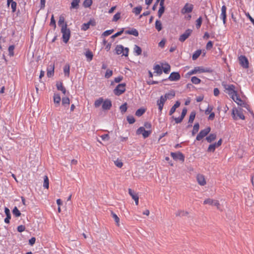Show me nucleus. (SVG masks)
Wrapping results in <instances>:
<instances>
[{
  "mask_svg": "<svg viewBox=\"0 0 254 254\" xmlns=\"http://www.w3.org/2000/svg\"><path fill=\"white\" fill-rule=\"evenodd\" d=\"M212 70L208 67H203L202 66H196L193 69L190 70L188 74L189 75H192L196 74L197 73H203V72H208L211 73L212 72Z\"/></svg>",
  "mask_w": 254,
  "mask_h": 254,
  "instance_id": "f03ea898",
  "label": "nucleus"
},
{
  "mask_svg": "<svg viewBox=\"0 0 254 254\" xmlns=\"http://www.w3.org/2000/svg\"><path fill=\"white\" fill-rule=\"evenodd\" d=\"M145 112V109L143 108H140L138 109L135 112V115L137 117L142 116Z\"/></svg>",
  "mask_w": 254,
  "mask_h": 254,
  "instance_id": "58836bf2",
  "label": "nucleus"
},
{
  "mask_svg": "<svg viewBox=\"0 0 254 254\" xmlns=\"http://www.w3.org/2000/svg\"><path fill=\"white\" fill-rule=\"evenodd\" d=\"M215 150V149L214 148V145H212V144L209 145V146L207 149V151L208 152H214Z\"/></svg>",
  "mask_w": 254,
  "mask_h": 254,
  "instance_id": "338daca9",
  "label": "nucleus"
},
{
  "mask_svg": "<svg viewBox=\"0 0 254 254\" xmlns=\"http://www.w3.org/2000/svg\"><path fill=\"white\" fill-rule=\"evenodd\" d=\"M15 48V46L14 45H10L8 47V55L9 56H13L14 55V50Z\"/></svg>",
  "mask_w": 254,
  "mask_h": 254,
  "instance_id": "79ce46f5",
  "label": "nucleus"
},
{
  "mask_svg": "<svg viewBox=\"0 0 254 254\" xmlns=\"http://www.w3.org/2000/svg\"><path fill=\"white\" fill-rule=\"evenodd\" d=\"M120 109L122 113H125L127 110V103H125L122 105L120 107Z\"/></svg>",
  "mask_w": 254,
  "mask_h": 254,
  "instance_id": "ea45409f",
  "label": "nucleus"
},
{
  "mask_svg": "<svg viewBox=\"0 0 254 254\" xmlns=\"http://www.w3.org/2000/svg\"><path fill=\"white\" fill-rule=\"evenodd\" d=\"M165 11V7H160L158 11V16L160 18Z\"/></svg>",
  "mask_w": 254,
  "mask_h": 254,
  "instance_id": "3c124183",
  "label": "nucleus"
},
{
  "mask_svg": "<svg viewBox=\"0 0 254 254\" xmlns=\"http://www.w3.org/2000/svg\"><path fill=\"white\" fill-rule=\"evenodd\" d=\"M231 98L234 100V101H235L238 105L242 106V104H244L243 101L238 95L237 92L236 94H235L233 96H232Z\"/></svg>",
  "mask_w": 254,
  "mask_h": 254,
  "instance_id": "6ab92c4d",
  "label": "nucleus"
},
{
  "mask_svg": "<svg viewBox=\"0 0 254 254\" xmlns=\"http://www.w3.org/2000/svg\"><path fill=\"white\" fill-rule=\"evenodd\" d=\"M181 78L179 72H172L168 77V79L170 81H177L179 80Z\"/></svg>",
  "mask_w": 254,
  "mask_h": 254,
  "instance_id": "4468645a",
  "label": "nucleus"
},
{
  "mask_svg": "<svg viewBox=\"0 0 254 254\" xmlns=\"http://www.w3.org/2000/svg\"><path fill=\"white\" fill-rule=\"evenodd\" d=\"M50 25L52 26H54V28H56V21L54 19L53 15H52L51 18Z\"/></svg>",
  "mask_w": 254,
  "mask_h": 254,
  "instance_id": "e2e57ef3",
  "label": "nucleus"
},
{
  "mask_svg": "<svg viewBox=\"0 0 254 254\" xmlns=\"http://www.w3.org/2000/svg\"><path fill=\"white\" fill-rule=\"evenodd\" d=\"M80 0H72L71 3V8H77Z\"/></svg>",
  "mask_w": 254,
  "mask_h": 254,
  "instance_id": "7c9ffc66",
  "label": "nucleus"
},
{
  "mask_svg": "<svg viewBox=\"0 0 254 254\" xmlns=\"http://www.w3.org/2000/svg\"><path fill=\"white\" fill-rule=\"evenodd\" d=\"M216 138V134L215 133H210L208 136L206 137V140L208 142H211L214 140Z\"/></svg>",
  "mask_w": 254,
  "mask_h": 254,
  "instance_id": "a878e982",
  "label": "nucleus"
},
{
  "mask_svg": "<svg viewBox=\"0 0 254 254\" xmlns=\"http://www.w3.org/2000/svg\"><path fill=\"white\" fill-rule=\"evenodd\" d=\"M197 181L200 186H204L206 184V181L203 175L198 174L196 177Z\"/></svg>",
  "mask_w": 254,
  "mask_h": 254,
  "instance_id": "dca6fc26",
  "label": "nucleus"
},
{
  "mask_svg": "<svg viewBox=\"0 0 254 254\" xmlns=\"http://www.w3.org/2000/svg\"><path fill=\"white\" fill-rule=\"evenodd\" d=\"M128 193L135 201V204L137 205L138 204L139 199L138 195L130 189H128Z\"/></svg>",
  "mask_w": 254,
  "mask_h": 254,
  "instance_id": "2eb2a0df",
  "label": "nucleus"
},
{
  "mask_svg": "<svg viewBox=\"0 0 254 254\" xmlns=\"http://www.w3.org/2000/svg\"><path fill=\"white\" fill-rule=\"evenodd\" d=\"M191 81L194 84H198L200 83L201 80L196 76H192L191 78Z\"/></svg>",
  "mask_w": 254,
  "mask_h": 254,
  "instance_id": "e433bc0d",
  "label": "nucleus"
},
{
  "mask_svg": "<svg viewBox=\"0 0 254 254\" xmlns=\"http://www.w3.org/2000/svg\"><path fill=\"white\" fill-rule=\"evenodd\" d=\"M43 187L46 189L49 188V179L47 176L44 177Z\"/></svg>",
  "mask_w": 254,
  "mask_h": 254,
  "instance_id": "c9c22d12",
  "label": "nucleus"
},
{
  "mask_svg": "<svg viewBox=\"0 0 254 254\" xmlns=\"http://www.w3.org/2000/svg\"><path fill=\"white\" fill-rule=\"evenodd\" d=\"M64 76L68 77L70 73V65L69 64H66L63 68Z\"/></svg>",
  "mask_w": 254,
  "mask_h": 254,
  "instance_id": "4be33fe9",
  "label": "nucleus"
},
{
  "mask_svg": "<svg viewBox=\"0 0 254 254\" xmlns=\"http://www.w3.org/2000/svg\"><path fill=\"white\" fill-rule=\"evenodd\" d=\"M151 130H145V131H144V132L142 133V136L144 138H146L147 137H148L149 135L151 133Z\"/></svg>",
  "mask_w": 254,
  "mask_h": 254,
  "instance_id": "864d4df0",
  "label": "nucleus"
},
{
  "mask_svg": "<svg viewBox=\"0 0 254 254\" xmlns=\"http://www.w3.org/2000/svg\"><path fill=\"white\" fill-rule=\"evenodd\" d=\"M62 105L64 106L65 107L69 106L70 104V100L69 98L65 97H63L62 100Z\"/></svg>",
  "mask_w": 254,
  "mask_h": 254,
  "instance_id": "cd10ccee",
  "label": "nucleus"
},
{
  "mask_svg": "<svg viewBox=\"0 0 254 254\" xmlns=\"http://www.w3.org/2000/svg\"><path fill=\"white\" fill-rule=\"evenodd\" d=\"M65 24L66 23H64V17L63 15H61L59 17V20L58 21V25L62 27V26Z\"/></svg>",
  "mask_w": 254,
  "mask_h": 254,
  "instance_id": "37998d69",
  "label": "nucleus"
},
{
  "mask_svg": "<svg viewBox=\"0 0 254 254\" xmlns=\"http://www.w3.org/2000/svg\"><path fill=\"white\" fill-rule=\"evenodd\" d=\"M142 7L140 5L136 6L132 9V12L134 13L136 15H137L139 14H140V12L142 10Z\"/></svg>",
  "mask_w": 254,
  "mask_h": 254,
  "instance_id": "c85d7f7f",
  "label": "nucleus"
},
{
  "mask_svg": "<svg viewBox=\"0 0 254 254\" xmlns=\"http://www.w3.org/2000/svg\"><path fill=\"white\" fill-rule=\"evenodd\" d=\"M180 105V102L179 101H176L175 104L171 108L169 111V115H172L176 111V109L178 108Z\"/></svg>",
  "mask_w": 254,
  "mask_h": 254,
  "instance_id": "b1692460",
  "label": "nucleus"
},
{
  "mask_svg": "<svg viewBox=\"0 0 254 254\" xmlns=\"http://www.w3.org/2000/svg\"><path fill=\"white\" fill-rule=\"evenodd\" d=\"M112 74H113L112 70H111L110 69H107L105 73V77L106 78H109L112 75Z\"/></svg>",
  "mask_w": 254,
  "mask_h": 254,
  "instance_id": "603ef678",
  "label": "nucleus"
},
{
  "mask_svg": "<svg viewBox=\"0 0 254 254\" xmlns=\"http://www.w3.org/2000/svg\"><path fill=\"white\" fill-rule=\"evenodd\" d=\"M210 130L211 128L210 127H207L204 129L201 130L196 136V139L198 141H200L209 133Z\"/></svg>",
  "mask_w": 254,
  "mask_h": 254,
  "instance_id": "39448f33",
  "label": "nucleus"
},
{
  "mask_svg": "<svg viewBox=\"0 0 254 254\" xmlns=\"http://www.w3.org/2000/svg\"><path fill=\"white\" fill-rule=\"evenodd\" d=\"M199 128V124L198 123H195L193 126V129L192 130V135H194L198 132Z\"/></svg>",
  "mask_w": 254,
  "mask_h": 254,
  "instance_id": "2f4dec72",
  "label": "nucleus"
},
{
  "mask_svg": "<svg viewBox=\"0 0 254 254\" xmlns=\"http://www.w3.org/2000/svg\"><path fill=\"white\" fill-rule=\"evenodd\" d=\"M202 18L201 17H199L196 20V27L197 29H199L202 24Z\"/></svg>",
  "mask_w": 254,
  "mask_h": 254,
  "instance_id": "09e8293b",
  "label": "nucleus"
},
{
  "mask_svg": "<svg viewBox=\"0 0 254 254\" xmlns=\"http://www.w3.org/2000/svg\"><path fill=\"white\" fill-rule=\"evenodd\" d=\"M54 64H50L47 67V76L51 77L54 73Z\"/></svg>",
  "mask_w": 254,
  "mask_h": 254,
  "instance_id": "a211bd4d",
  "label": "nucleus"
},
{
  "mask_svg": "<svg viewBox=\"0 0 254 254\" xmlns=\"http://www.w3.org/2000/svg\"><path fill=\"white\" fill-rule=\"evenodd\" d=\"M125 33L127 34L132 35L136 37L138 36V32L135 28H131L130 30H126L125 31Z\"/></svg>",
  "mask_w": 254,
  "mask_h": 254,
  "instance_id": "412c9836",
  "label": "nucleus"
},
{
  "mask_svg": "<svg viewBox=\"0 0 254 254\" xmlns=\"http://www.w3.org/2000/svg\"><path fill=\"white\" fill-rule=\"evenodd\" d=\"M155 28L158 31H160L162 30V23L160 20H157L155 22Z\"/></svg>",
  "mask_w": 254,
  "mask_h": 254,
  "instance_id": "473e14b6",
  "label": "nucleus"
},
{
  "mask_svg": "<svg viewBox=\"0 0 254 254\" xmlns=\"http://www.w3.org/2000/svg\"><path fill=\"white\" fill-rule=\"evenodd\" d=\"M224 88L226 91V93H228L231 97L233 96L237 92L235 90V86L233 84L230 85H225Z\"/></svg>",
  "mask_w": 254,
  "mask_h": 254,
  "instance_id": "423d86ee",
  "label": "nucleus"
},
{
  "mask_svg": "<svg viewBox=\"0 0 254 254\" xmlns=\"http://www.w3.org/2000/svg\"><path fill=\"white\" fill-rule=\"evenodd\" d=\"M127 119L128 123L130 124H133L135 121L134 117L131 116H127Z\"/></svg>",
  "mask_w": 254,
  "mask_h": 254,
  "instance_id": "8fccbe9b",
  "label": "nucleus"
},
{
  "mask_svg": "<svg viewBox=\"0 0 254 254\" xmlns=\"http://www.w3.org/2000/svg\"><path fill=\"white\" fill-rule=\"evenodd\" d=\"M163 71L165 73H168L170 70V65L168 64H165V66L163 67Z\"/></svg>",
  "mask_w": 254,
  "mask_h": 254,
  "instance_id": "de8ad7c7",
  "label": "nucleus"
},
{
  "mask_svg": "<svg viewBox=\"0 0 254 254\" xmlns=\"http://www.w3.org/2000/svg\"><path fill=\"white\" fill-rule=\"evenodd\" d=\"M188 214V212H185L183 210H178L177 212H176V215L179 216H183L187 215Z\"/></svg>",
  "mask_w": 254,
  "mask_h": 254,
  "instance_id": "49530a36",
  "label": "nucleus"
},
{
  "mask_svg": "<svg viewBox=\"0 0 254 254\" xmlns=\"http://www.w3.org/2000/svg\"><path fill=\"white\" fill-rule=\"evenodd\" d=\"M126 84L125 83L118 84L114 90V93L119 96L124 93L126 91Z\"/></svg>",
  "mask_w": 254,
  "mask_h": 254,
  "instance_id": "20e7f679",
  "label": "nucleus"
},
{
  "mask_svg": "<svg viewBox=\"0 0 254 254\" xmlns=\"http://www.w3.org/2000/svg\"><path fill=\"white\" fill-rule=\"evenodd\" d=\"M57 88L58 90L61 91L63 94H66V90L65 87L63 85V83L62 82L58 83L57 84Z\"/></svg>",
  "mask_w": 254,
  "mask_h": 254,
  "instance_id": "393cba45",
  "label": "nucleus"
},
{
  "mask_svg": "<svg viewBox=\"0 0 254 254\" xmlns=\"http://www.w3.org/2000/svg\"><path fill=\"white\" fill-rule=\"evenodd\" d=\"M12 213L15 217H19L21 215L20 211L18 209L17 207H14L12 210Z\"/></svg>",
  "mask_w": 254,
  "mask_h": 254,
  "instance_id": "4c0bfd02",
  "label": "nucleus"
},
{
  "mask_svg": "<svg viewBox=\"0 0 254 254\" xmlns=\"http://www.w3.org/2000/svg\"><path fill=\"white\" fill-rule=\"evenodd\" d=\"M116 53L117 55H120L123 54V56H125L126 57L128 56L129 49L128 48H125L123 47V46L121 45H118L116 46Z\"/></svg>",
  "mask_w": 254,
  "mask_h": 254,
  "instance_id": "7ed1b4c3",
  "label": "nucleus"
},
{
  "mask_svg": "<svg viewBox=\"0 0 254 254\" xmlns=\"http://www.w3.org/2000/svg\"><path fill=\"white\" fill-rule=\"evenodd\" d=\"M17 3L14 1L11 3V7L12 8V11L14 12L16 11Z\"/></svg>",
  "mask_w": 254,
  "mask_h": 254,
  "instance_id": "69168bd1",
  "label": "nucleus"
},
{
  "mask_svg": "<svg viewBox=\"0 0 254 254\" xmlns=\"http://www.w3.org/2000/svg\"><path fill=\"white\" fill-rule=\"evenodd\" d=\"M192 31V30L190 29L186 30L185 32L180 36L179 39V41L182 42H184L190 35Z\"/></svg>",
  "mask_w": 254,
  "mask_h": 254,
  "instance_id": "9d476101",
  "label": "nucleus"
},
{
  "mask_svg": "<svg viewBox=\"0 0 254 254\" xmlns=\"http://www.w3.org/2000/svg\"><path fill=\"white\" fill-rule=\"evenodd\" d=\"M193 8V5L189 3H186L184 7L181 10V13L183 14L189 13L192 12Z\"/></svg>",
  "mask_w": 254,
  "mask_h": 254,
  "instance_id": "6e6552de",
  "label": "nucleus"
},
{
  "mask_svg": "<svg viewBox=\"0 0 254 254\" xmlns=\"http://www.w3.org/2000/svg\"><path fill=\"white\" fill-rule=\"evenodd\" d=\"M236 115L237 116L241 119L242 120H245V116L244 115V114H243L242 112H240L238 110L236 111Z\"/></svg>",
  "mask_w": 254,
  "mask_h": 254,
  "instance_id": "6e6d98bb",
  "label": "nucleus"
},
{
  "mask_svg": "<svg viewBox=\"0 0 254 254\" xmlns=\"http://www.w3.org/2000/svg\"><path fill=\"white\" fill-rule=\"evenodd\" d=\"M240 64L245 68H247L249 67V62L247 58L244 56H241L239 58Z\"/></svg>",
  "mask_w": 254,
  "mask_h": 254,
  "instance_id": "1a4fd4ad",
  "label": "nucleus"
},
{
  "mask_svg": "<svg viewBox=\"0 0 254 254\" xmlns=\"http://www.w3.org/2000/svg\"><path fill=\"white\" fill-rule=\"evenodd\" d=\"M111 215L115 221L116 222L117 225L119 226L120 218L119 217L113 212H111Z\"/></svg>",
  "mask_w": 254,
  "mask_h": 254,
  "instance_id": "72a5a7b5",
  "label": "nucleus"
},
{
  "mask_svg": "<svg viewBox=\"0 0 254 254\" xmlns=\"http://www.w3.org/2000/svg\"><path fill=\"white\" fill-rule=\"evenodd\" d=\"M133 52L135 53V55L139 56L141 54L142 50L140 47L135 45L133 48Z\"/></svg>",
  "mask_w": 254,
  "mask_h": 254,
  "instance_id": "bb28decb",
  "label": "nucleus"
},
{
  "mask_svg": "<svg viewBox=\"0 0 254 254\" xmlns=\"http://www.w3.org/2000/svg\"><path fill=\"white\" fill-rule=\"evenodd\" d=\"M121 17V13L120 12H117V13H116L114 16H113V21H117V20H118Z\"/></svg>",
  "mask_w": 254,
  "mask_h": 254,
  "instance_id": "4d7b16f0",
  "label": "nucleus"
},
{
  "mask_svg": "<svg viewBox=\"0 0 254 254\" xmlns=\"http://www.w3.org/2000/svg\"><path fill=\"white\" fill-rule=\"evenodd\" d=\"M145 128L144 127H139L136 130V133L137 134H142L144 132V131H145Z\"/></svg>",
  "mask_w": 254,
  "mask_h": 254,
  "instance_id": "052dcab7",
  "label": "nucleus"
},
{
  "mask_svg": "<svg viewBox=\"0 0 254 254\" xmlns=\"http://www.w3.org/2000/svg\"><path fill=\"white\" fill-rule=\"evenodd\" d=\"M213 47V43L212 41H209L206 44V48L207 49V50H210Z\"/></svg>",
  "mask_w": 254,
  "mask_h": 254,
  "instance_id": "774afa93",
  "label": "nucleus"
},
{
  "mask_svg": "<svg viewBox=\"0 0 254 254\" xmlns=\"http://www.w3.org/2000/svg\"><path fill=\"white\" fill-rule=\"evenodd\" d=\"M92 4V0H85L83 3V5L84 7H89Z\"/></svg>",
  "mask_w": 254,
  "mask_h": 254,
  "instance_id": "a19ab883",
  "label": "nucleus"
},
{
  "mask_svg": "<svg viewBox=\"0 0 254 254\" xmlns=\"http://www.w3.org/2000/svg\"><path fill=\"white\" fill-rule=\"evenodd\" d=\"M203 204H208L209 205L216 206L217 207V209H220V208H219L220 204H219L218 201L216 200H214V199H212L211 198H207L204 201Z\"/></svg>",
  "mask_w": 254,
  "mask_h": 254,
  "instance_id": "9b49d317",
  "label": "nucleus"
},
{
  "mask_svg": "<svg viewBox=\"0 0 254 254\" xmlns=\"http://www.w3.org/2000/svg\"><path fill=\"white\" fill-rule=\"evenodd\" d=\"M123 32H124V28H123L121 31L117 32L116 33H115V34L112 35L111 36V38H115L121 35L123 33Z\"/></svg>",
  "mask_w": 254,
  "mask_h": 254,
  "instance_id": "0e129e2a",
  "label": "nucleus"
},
{
  "mask_svg": "<svg viewBox=\"0 0 254 254\" xmlns=\"http://www.w3.org/2000/svg\"><path fill=\"white\" fill-rule=\"evenodd\" d=\"M168 95L161 96L160 99L157 101V104L159 106H164V104L167 99Z\"/></svg>",
  "mask_w": 254,
  "mask_h": 254,
  "instance_id": "aec40b11",
  "label": "nucleus"
},
{
  "mask_svg": "<svg viewBox=\"0 0 254 254\" xmlns=\"http://www.w3.org/2000/svg\"><path fill=\"white\" fill-rule=\"evenodd\" d=\"M61 101V98L59 94H55L54 95V102L56 104V106H58L60 105Z\"/></svg>",
  "mask_w": 254,
  "mask_h": 254,
  "instance_id": "5701e85b",
  "label": "nucleus"
},
{
  "mask_svg": "<svg viewBox=\"0 0 254 254\" xmlns=\"http://www.w3.org/2000/svg\"><path fill=\"white\" fill-rule=\"evenodd\" d=\"M171 156L176 161L180 160L184 162L185 160L184 155L180 152H171Z\"/></svg>",
  "mask_w": 254,
  "mask_h": 254,
  "instance_id": "0eeeda50",
  "label": "nucleus"
},
{
  "mask_svg": "<svg viewBox=\"0 0 254 254\" xmlns=\"http://www.w3.org/2000/svg\"><path fill=\"white\" fill-rule=\"evenodd\" d=\"M62 33V39L64 43H67L70 37V31L67 28V24L63 25L61 28Z\"/></svg>",
  "mask_w": 254,
  "mask_h": 254,
  "instance_id": "f257e3e1",
  "label": "nucleus"
},
{
  "mask_svg": "<svg viewBox=\"0 0 254 254\" xmlns=\"http://www.w3.org/2000/svg\"><path fill=\"white\" fill-rule=\"evenodd\" d=\"M114 32V29L108 30L104 32L102 34L103 36H108L111 35Z\"/></svg>",
  "mask_w": 254,
  "mask_h": 254,
  "instance_id": "5fc2aeb1",
  "label": "nucleus"
},
{
  "mask_svg": "<svg viewBox=\"0 0 254 254\" xmlns=\"http://www.w3.org/2000/svg\"><path fill=\"white\" fill-rule=\"evenodd\" d=\"M101 138L103 141H108L110 139V136L108 134H104L100 136Z\"/></svg>",
  "mask_w": 254,
  "mask_h": 254,
  "instance_id": "13d9d810",
  "label": "nucleus"
},
{
  "mask_svg": "<svg viewBox=\"0 0 254 254\" xmlns=\"http://www.w3.org/2000/svg\"><path fill=\"white\" fill-rule=\"evenodd\" d=\"M154 69L155 72H157L158 74H161L162 73V69L159 64L155 65Z\"/></svg>",
  "mask_w": 254,
  "mask_h": 254,
  "instance_id": "c03bdc74",
  "label": "nucleus"
},
{
  "mask_svg": "<svg viewBox=\"0 0 254 254\" xmlns=\"http://www.w3.org/2000/svg\"><path fill=\"white\" fill-rule=\"evenodd\" d=\"M226 9L227 8L225 5L222 6L220 18L222 19L224 24H225L226 23Z\"/></svg>",
  "mask_w": 254,
  "mask_h": 254,
  "instance_id": "ddd939ff",
  "label": "nucleus"
},
{
  "mask_svg": "<svg viewBox=\"0 0 254 254\" xmlns=\"http://www.w3.org/2000/svg\"><path fill=\"white\" fill-rule=\"evenodd\" d=\"M114 163L115 164V165L119 167V168H121L122 166H123V163L121 162V160H117L116 161H114Z\"/></svg>",
  "mask_w": 254,
  "mask_h": 254,
  "instance_id": "680f3d73",
  "label": "nucleus"
},
{
  "mask_svg": "<svg viewBox=\"0 0 254 254\" xmlns=\"http://www.w3.org/2000/svg\"><path fill=\"white\" fill-rule=\"evenodd\" d=\"M195 117V112L194 111L191 112L189 117V123L192 124L194 121Z\"/></svg>",
  "mask_w": 254,
  "mask_h": 254,
  "instance_id": "f704fd0d",
  "label": "nucleus"
},
{
  "mask_svg": "<svg viewBox=\"0 0 254 254\" xmlns=\"http://www.w3.org/2000/svg\"><path fill=\"white\" fill-rule=\"evenodd\" d=\"M85 56L87 59H89L90 61L92 60L93 56L92 53L90 51L86 52Z\"/></svg>",
  "mask_w": 254,
  "mask_h": 254,
  "instance_id": "bf43d9fd",
  "label": "nucleus"
},
{
  "mask_svg": "<svg viewBox=\"0 0 254 254\" xmlns=\"http://www.w3.org/2000/svg\"><path fill=\"white\" fill-rule=\"evenodd\" d=\"M103 102V99L102 98H99V99L95 101L94 105L95 107H99L101 104Z\"/></svg>",
  "mask_w": 254,
  "mask_h": 254,
  "instance_id": "a18cd8bd",
  "label": "nucleus"
},
{
  "mask_svg": "<svg viewBox=\"0 0 254 254\" xmlns=\"http://www.w3.org/2000/svg\"><path fill=\"white\" fill-rule=\"evenodd\" d=\"M201 53V50H197L194 52L192 56V59L193 60H196L200 55Z\"/></svg>",
  "mask_w": 254,
  "mask_h": 254,
  "instance_id": "c756f323",
  "label": "nucleus"
},
{
  "mask_svg": "<svg viewBox=\"0 0 254 254\" xmlns=\"http://www.w3.org/2000/svg\"><path fill=\"white\" fill-rule=\"evenodd\" d=\"M112 106V102L110 100H106L103 102L102 109L104 110H109Z\"/></svg>",
  "mask_w": 254,
  "mask_h": 254,
  "instance_id": "f3484780",
  "label": "nucleus"
},
{
  "mask_svg": "<svg viewBox=\"0 0 254 254\" xmlns=\"http://www.w3.org/2000/svg\"><path fill=\"white\" fill-rule=\"evenodd\" d=\"M96 25V22L94 20L90 19L87 23H83L81 26V30L83 31H86L88 30L90 26H95Z\"/></svg>",
  "mask_w": 254,
  "mask_h": 254,
  "instance_id": "f8f14e48",
  "label": "nucleus"
}]
</instances>
